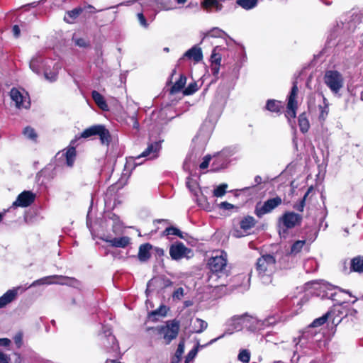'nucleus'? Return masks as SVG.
Listing matches in <instances>:
<instances>
[{
    "label": "nucleus",
    "instance_id": "nucleus-1",
    "mask_svg": "<svg viewBox=\"0 0 363 363\" xmlns=\"http://www.w3.org/2000/svg\"><path fill=\"white\" fill-rule=\"evenodd\" d=\"M227 254L225 252H220L219 255L212 257L208 261V267L210 269V274L208 277L209 285L211 287H219L224 286L223 281L220 279H225L228 274L227 270Z\"/></svg>",
    "mask_w": 363,
    "mask_h": 363
},
{
    "label": "nucleus",
    "instance_id": "nucleus-2",
    "mask_svg": "<svg viewBox=\"0 0 363 363\" xmlns=\"http://www.w3.org/2000/svg\"><path fill=\"white\" fill-rule=\"evenodd\" d=\"M275 269L276 259L273 255L266 254L257 259L256 270L263 284H268L272 282V277Z\"/></svg>",
    "mask_w": 363,
    "mask_h": 363
},
{
    "label": "nucleus",
    "instance_id": "nucleus-3",
    "mask_svg": "<svg viewBox=\"0 0 363 363\" xmlns=\"http://www.w3.org/2000/svg\"><path fill=\"white\" fill-rule=\"evenodd\" d=\"M148 332H152L154 335H162L166 344H169L171 341L175 339L179 330V322L174 320L167 322L165 325L156 328H148Z\"/></svg>",
    "mask_w": 363,
    "mask_h": 363
},
{
    "label": "nucleus",
    "instance_id": "nucleus-4",
    "mask_svg": "<svg viewBox=\"0 0 363 363\" xmlns=\"http://www.w3.org/2000/svg\"><path fill=\"white\" fill-rule=\"evenodd\" d=\"M324 82L333 93L337 94L344 86V78L339 72L328 70L325 72Z\"/></svg>",
    "mask_w": 363,
    "mask_h": 363
},
{
    "label": "nucleus",
    "instance_id": "nucleus-5",
    "mask_svg": "<svg viewBox=\"0 0 363 363\" xmlns=\"http://www.w3.org/2000/svg\"><path fill=\"white\" fill-rule=\"evenodd\" d=\"M245 315V328L250 330H260L273 325L277 322V318L274 316H270L264 320H259L255 317Z\"/></svg>",
    "mask_w": 363,
    "mask_h": 363
},
{
    "label": "nucleus",
    "instance_id": "nucleus-6",
    "mask_svg": "<svg viewBox=\"0 0 363 363\" xmlns=\"http://www.w3.org/2000/svg\"><path fill=\"white\" fill-rule=\"evenodd\" d=\"M76 280L73 278H70L68 277H65L62 275H52L43 277L38 280L34 281L30 285V287L36 286L38 285H43V284H61V285H71Z\"/></svg>",
    "mask_w": 363,
    "mask_h": 363
},
{
    "label": "nucleus",
    "instance_id": "nucleus-7",
    "mask_svg": "<svg viewBox=\"0 0 363 363\" xmlns=\"http://www.w3.org/2000/svg\"><path fill=\"white\" fill-rule=\"evenodd\" d=\"M10 97L12 101L15 102V105L17 108H30V96L29 94L24 90L20 91L16 88H12L10 91Z\"/></svg>",
    "mask_w": 363,
    "mask_h": 363
},
{
    "label": "nucleus",
    "instance_id": "nucleus-8",
    "mask_svg": "<svg viewBox=\"0 0 363 363\" xmlns=\"http://www.w3.org/2000/svg\"><path fill=\"white\" fill-rule=\"evenodd\" d=\"M282 199L279 196L267 199L262 205L257 203L255 206V213L262 218L264 215L271 213L274 209L281 205Z\"/></svg>",
    "mask_w": 363,
    "mask_h": 363
},
{
    "label": "nucleus",
    "instance_id": "nucleus-9",
    "mask_svg": "<svg viewBox=\"0 0 363 363\" xmlns=\"http://www.w3.org/2000/svg\"><path fill=\"white\" fill-rule=\"evenodd\" d=\"M245 315H234L230 319H228L226 322V330L223 335L220 336L219 337L211 340V342H214L216 340L223 337L225 334H233L235 331L241 330L244 327H245Z\"/></svg>",
    "mask_w": 363,
    "mask_h": 363
},
{
    "label": "nucleus",
    "instance_id": "nucleus-10",
    "mask_svg": "<svg viewBox=\"0 0 363 363\" xmlns=\"http://www.w3.org/2000/svg\"><path fill=\"white\" fill-rule=\"evenodd\" d=\"M314 289L317 291V296H320L322 298H331L334 299L335 295V290L336 288L330 284L329 283L320 281V282L313 281L311 283Z\"/></svg>",
    "mask_w": 363,
    "mask_h": 363
},
{
    "label": "nucleus",
    "instance_id": "nucleus-11",
    "mask_svg": "<svg viewBox=\"0 0 363 363\" xmlns=\"http://www.w3.org/2000/svg\"><path fill=\"white\" fill-rule=\"evenodd\" d=\"M233 150L230 149H223L220 152L214 156L212 163L213 169L219 171L227 167L230 162V157L233 155Z\"/></svg>",
    "mask_w": 363,
    "mask_h": 363
},
{
    "label": "nucleus",
    "instance_id": "nucleus-12",
    "mask_svg": "<svg viewBox=\"0 0 363 363\" xmlns=\"http://www.w3.org/2000/svg\"><path fill=\"white\" fill-rule=\"evenodd\" d=\"M302 220V216L294 212H286L281 217L279 218V228L281 225L285 228L284 232L286 229L294 228L296 225H299Z\"/></svg>",
    "mask_w": 363,
    "mask_h": 363
},
{
    "label": "nucleus",
    "instance_id": "nucleus-13",
    "mask_svg": "<svg viewBox=\"0 0 363 363\" xmlns=\"http://www.w3.org/2000/svg\"><path fill=\"white\" fill-rule=\"evenodd\" d=\"M298 89L297 84L296 82H294L289 96L287 109L286 112V117L289 119V121L291 119H294L296 117V111L297 108V102L296 101V98L298 94Z\"/></svg>",
    "mask_w": 363,
    "mask_h": 363
},
{
    "label": "nucleus",
    "instance_id": "nucleus-14",
    "mask_svg": "<svg viewBox=\"0 0 363 363\" xmlns=\"http://www.w3.org/2000/svg\"><path fill=\"white\" fill-rule=\"evenodd\" d=\"M191 250L186 247L182 242H177L169 247V255L172 259L179 260L184 257H188Z\"/></svg>",
    "mask_w": 363,
    "mask_h": 363
},
{
    "label": "nucleus",
    "instance_id": "nucleus-15",
    "mask_svg": "<svg viewBox=\"0 0 363 363\" xmlns=\"http://www.w3.org/2000/svg\"><path fill=\"white\" fill-rule=\"evenodd\" d=\"M161 143L160 141L150 143L147 148L138 156L135 157V160L140 158H146L147 160H153L159 156V152L161 150Z\"/></svg>",
    "mask_w": 363,
    "mask_h": 363
},
{
    "label": "nucleus",
    "instance_id": "nucleus-16",
    "mask_svg": "<svg viewBox=\"0 0 363 363\" xmlns=\"http://www.w3.org/2000/svg\"><path fill=\"white\" fill-rule=\"evenodd\" d=\"M35 198V194L30 191H24L21 193L16 200L13 203V207H27L31 205Z\"/></svg>",
    "mask_w": 363,
    "mask_h": 363
},
{
    "label": "nucleus",
    "instance_id": "nucleus-17",
    "mask_svg": "<svg viewBox=\"0 0 363 363\" xmlns=\"http://www.w3.org/2000/svg\"><path fill=\"white\" fill-rule=\"evenodd\" d=\"M101 239L106 242H108L111 247H113L125 248L130 244V238L127 236L114 238H111L109 236H106L102 238Z\"/></svg>",
    "mask_w": 363,
    "mask_h": 363
},
{
    "label": "nucleus",
    "instance_id": "nucleus-18",
    "mask_svg": "<svg viewBox=\"0 0 363 363\" xmlns=\"http://www.w3.org/2000/svg\"><path fill=\"white\" fill-rule=\"evenodd\" d=\"M141 4L144 8L150 7L155 12L161 10L168 11L172 9L162 0H143Z\"/></svg>",
    "mask_w": 363,
    "mask_h": 363
},
{
    "label": "nucleus",
    "instance_id": "nucleus-19",
    "mask_svg": "<svg viewBox=\"0 0 363 363\" xmlns=\"http://www.w3.org/2000/svg\"><path fill=\"white\" fill-rule=\"evenodd\" d=\"M29 66L30 69L37 74H40L42 71L44 72V70L46 69L43 58L39 55H36L32 57Z\"/></svg>",
    "mask_w": 363,
    "mask_h": 363
},
{
    "label": "nucleus",
    "instance_id": "nucleus-20",
    "mask_svg": "<svg viewBox=\"0 0 363 363\" xmlns=\"http://www.w3.org/2000/svg\"><path fill=\"white\" fill-rule=\"evenodd\" d=\"M201 6L208 12L212 11L213 9L216 11H220L223 8L222 4L218 0H203Z\"/></svg>",
    "mask_w": 363,
    "mask_h": 363
},
{
    "label": "nucleus",
    "instance_id": "nucleus-21",
    "mask_svg": "<svg viewBox=\"0 0 363 363\" xmlns=\"http://www.w3.org/2000/svg\"><path fill=\"white\" fill-rule=\"evenodd\" d=\"M84 11L82 7H77L71 11L66 12V15L64 17L65 21L68 23H74L75 20Z\"/></svg>",
    "mask_w": 363,
    "mask_h": 363
},
{
    "label": "nucleus",
    "instance_id": "nucleus-22",
    "mask_svg": "<svg viewBox=\"0 0 363 363\" xmlns=\"http://www.w3.org/2000/svg\"><path fill=\"white\" fill-rule=\"evenodd\" d=\"M184 56L189 59H193L196 62L201 61L203 58L201 49L196 46H194L188 50L184 53Z\"/></svg>",
    "mask_w": 363,
    "mask_h": 363
},
{
    "label": "nucleus",
    "instance_id": "nucleus-23",
    "mask_svg": "<svg viewBox=\"0 0 363 363\" xmlns=\"http://www.w3.org/2000/svg\"><path fill=\"white\" fill-rule=\"evenodd\" d=\"M17 292L15 289L7 291L3 296L0 297V308H4L7 304L15 299Z\"/></svg>",
    "mask_w": 363,
    "mask_h": 363
},
{
    "label": "nucleus",
    "instance_id": "nucleus-24",
    "mask_svg": "<svg viewBox=\"0 0 363 363\" xmlns=\"http://www.w3.org/2000/svg\"><path fill=\"white\" fill-rule=\"evenodd\" d=\"M350 270L354 272L363 273V256H357L351 259Z\"/></svg>",
    "mask_w": 363,
    "mask_h": 363
},
{
    "label": "nucleus",
    "instance_id": "nucleus-25",
    "mask_svg": "<svg viewBox=\"0 0 363 363\" xmlns=\"http://www.w3.org/2000/svg\"><path fill=\"white\" fill-rule=\"evenodd\" d=\"M151 248V245L148 243L143 244L140 246L138 255L140 261L145 262L150 257V250Z\"/></svg>",
    "mask_w": 363,
    "mask_h": 363
},
{
    "label": "nucleus",
    "instance_id": "nucleus-26",
    "mask_svg": "<svg viewBox=\"0 0 363 363\" xmlns=\"http://www.w3.org/2000/svg\"><path fill=\"white\" fill-rule=\"evenodd\" d=\"M91 96L96 104V105L102 110L107 111L108 105L104 98V96L97 91H93L91 92Z\"/></svg>",
    "mask_w": 363,
    "mask_h": 363
},
{
    "label": "nucleus",
    "instance_id": "nucleus-27",
    "mask_svg": "<svg viewBox=\"0 0 363 363\" xmlns=\"http://www.w3.org/2000/svg\"><path fill=\"white\" fill-rule=\"evenodd\" d=\"M98 132L97 135L99 136L101 143L108 145L111 141V135L109 131L104 125H99V130Z\"/></svg>",
    "mask_w": 363,
    "mask_h": 363
},
{
    "label": "nucleus",
    "instance_id": "nucleus-28",
    "mask_svg": "<svg viewBox=\"0 0 363 363\" xmlns=\"http://www.w3.org/2000/svg\"><path fill=\"white\" fill-rule=\"evenodd\" d=\"M109 219H111L113 221L112 224V230L116 234H121L122 233L123 230V224L121 221L120 220V218L116 214H111V216H109Z\"/></svg>",
    "mask_w": 363,
    "mask_h": 363
},
{
    "label": "nucleus",
    "instance_id": "nucleus-29",
    "mask_svg": "<svg viewBox=\"0 0 363 363\" xmlns=\"http://www.w3.org/2000/svg\"><path fill=\"white\" fill-rule=\"evenodd\" d=\"M256 223L255 219L250 216L244 217L240 222L242 230L247 231L255 226Z\"/></svg>",
    "mask_w": 363,
    "mask_h": 363
},
{
    "label": "nucleus",
    "instance_id": "nucleus-30",
    "mask_svg": "<svg viewBox=\"0 0 363 363\" xmlns=\"http://www.w3.org/2000/svg\"><path fill=\"white\" fill-rule=\"evenodd\" d=\"M63 155L65 156L66 164L68 167H72L75 157H76V150L74 147H69Z\"/></svg>",
    "mask_w": 363,
    "mask_h": 363
},
{
    "label": "nucleus",
    "instance_id": "nucleus-31",
    "mask_svg": "<svg viewBox=\"0 0 363 363\" xmlns=\"http://www.w3.org/2000/svg\"><path fill=\"white\" fill-rule=\"evenodd\" d=\"M319 109V119L324 121L327 118L329 113V104L328 100L323 97V103L322 105L318 106Z\"/></svg>",
    "mask_w": 363,
    "mask_h": 363
},
{
    "label": "nucleus",
    "instance_id": "nucleus-32",
    "mask_svg": "<svg viewBox=\"0 0 363 363\" xmlns=\"http://www.w3.org/2000/svg\"><path fill=\"white\" fill-rule=\"evenodd\" d=\"M186 78L184 75H181L179 79L173 84L170 89L171 94H175L180 91L185 86Z\"/></svg>",
    "mask_w": 363,
    "mask_h": 363
},
{
    "label": "nucleus",
    "instance_id": "nucleus-33",
    "mask_svg": "<svg viewBox=\"0 0 363 363\" xmlns=\"http://www.w3.org/2000/svg\"><path fill=\"white\" fill-rule=\"evenodd\" d=\"M298 125L300 127V130L302 133L308 132L310 124L309 121L305 113H302L298 117Z\"/></svg>",
    "mask_w": 363,
    "mask_h": 363
},
{
    "label": "nucleus",
    "instance_id": "nucleus-34",
    "mask_svg": "<svg viewBox=\"0 0 363 363\" xmlns=\"http://www.w3.org/2000/svg\"><path fill=\"white\" fill-rule=\"evenodd\" d=\"M257 0H237L238 5L245 10H250L255 8L257 5Z\"/></svg>",
    "mask_w": 363,
    "mask_h": 363
},
{
    "label": "nucleus",
    "instance_id": "nucleus-35",
    "mask_svg": "<svg viewBox=\"0 0 363 363\" xmlns=\"http://www.w3.org/2000/svg\"><path fill=\"white\" fill-rule=\"evenodd\" d=\"M99 130V125H96L91 126L86 129H85L81 134V137L84 138H87L93 135H97Z\"/></svg>",
    "mask_w": 363,
    "mask_h": 363
},
{
    "label": "nucleus",
    "instance_id": "nucleus-36",
    "mask_svg": "<svg viewBox=\"0 0 363 363\" xmlns=\"http://www.w3.org/2000/svg\"><path fill=\"white\" fill-rule=\"evenodd\" d=\"M281 102L276 100H268L266 104V108L272 112H279L281 109Z\"/></svg>",
    "mask_w": 363,
    "mask_h": 363
},
{
    "label": "nucleus",
    "instance_id": "nucleus-37",
    "mask_svg": "<svg viewBox=\"0 0 363 363\" xmlns=\"http://www.w3.org/2000/svg\"><path fill=\"white\" fill-rule=\"evenodd\" d=\"M208 323L200 318H196L194 322L195 333H200L206 329Z\"/></svg>",
    "mask_w": 363,
    "mask_h": 363
},
{
    "label": "nucleus",
    "instance_id": "nucleus-38",
    "mask_svg": "<svg viewBox=\"0 0 363 363\" xmlns=\"http://www.w3.org/2000/svg\"><path fill=\"white\" fill-rule=\"evenodd\" d=\"M23 133L24 136L30 140H35L37 138V134L35 130L31 127H26L24 128Z\"/></svg>",
    "mask_w": 363,
    "mask_h": 363
},
{
    "label": "nucleus",
    "instance_id": "nucleus-39",
    "mask_svg": "<svg viewBox=\"0 0 363 363\" xmlns=\"http://www.w3.org/2000/svg\"><path fill=\"white\" fill-rule=\"evenodd\" d=\"M238 358L243 363H248L250 359V352L247 350H242L240 351Z\"/></svg>",
    "mask_w": 363,
    "mask_h": 363
},
{
    "label": "nucleus",
    "instance_id": "nucleus-40",
    "mask_svg": "<svg viewBox=\"0 0 363 363\" xmlns=\"http://www.w3.org/2000/svg\"><path fill=\"white\" fill-rule=\"evenodd\" d=\"M306 240H298L295 242L291 246V253L294 255L298 253L304 246Z\"/></svg>",
    "mask_w": 363,
    "mask_h": 363
},
{
    "label": "nucleus",
    "instance_id": "nucleus-41",
    "mask_svg": "<svg viewBox=\"0 0 363 363\" xmlns=\"http://www.w3.org/2000/svg\"><path fill=\"white\" fill-rule=\"evenodd\" d=\"M228 185L226 184L219 185L213 190V196L216 197L223 196L225 194Z\"/></svg>",
    "mask_w": 363,
    "mask_h": 363
},
{
    "label": "nucleus",
    "instance_id": "nucleus-42",
    "mask_svg": "<svg viewBox=\"0 0 363 363\" xmlns=\"http://www.w3.org/2000/svg\"><path fill=\"white\" fill-rule=\"evenodd\" d=\"M163 235H177L179 238H183L181 231L174 227H169L167 228L162 233Z\"/></svg>",
    "mask_w": 363,
    "mask_h": 363
},
{
    "label": "nucleus",
    "instance_id": "nucleus-43",
    "mask_svg": "<svg viewBox=\"0 0 363 363\" xmlns=\"http://www.w3.org/2000/svg\"><path fill=\"white\" fill-rule=\"evenodd\" d=\"M198 90V85L196 82L190 83L183 91L184 95H191Z\"/></svg>",
    "mask_w": 363,
    "mask_h": 363
},
{
    "label": "nucleus",
    "instance_id": "nucleus-44",
    "mask_svg": "<svg viewBox=\"0 0 363 363\" xmlns=\"http://www.w3.org/2000/svg\"><path fill=\"white\" fill-rule=\"evenodd\" d=\"M186 186L189 188V189L195 195H198V192L199 191V189L198 188V184L196 182L189 179L186 182Z\"/></svg>",
    "mask_w": 363,
    "mask_h": 363
},
{
    "label": "nucleus",
    "instance_id": "nucleus-45",
    "mask_svg": "<svg viewBox=\"0 0 363 363\" xmlns=\"http://www.w3.org/2000/svg\"><path fill=\"white\" fill-rule=\"evenodd\" d=\"M224 33H225L222 30L219 29L218 28H213L208 33L206 34L204 38L208 37V36L222 37Z\"/></svg>",
    "mask_w": 363,
    "mask_h": 363
},
{
    "label": "nucleus",
    "instance_id": "nucleus-46",
    "mask_svg": "<svg viewBox=\"0 0 363 363\" xmlns=\"http://www.w3.org/2000/svg\"><path fill=\"white\" fill-rule=\"evenodd\" d=\"M184 352V343L183 342H179L178 347L175 352V357L177 361L179 362Z\"/></svg>",
    "mask_w": 363,
    "mask_h": 363
},
{
    "label": "nucleus",
    "instance_id": "nucleus-47",
    "mask_svg": "<svg viewBox=\"0 0 363 363\" xmlns=\"http://www.w3.org/2000/svg\"><path fill=\"white\" fill-rule=\"evenodd\" d=\"M309 194V191H307L303 199L300 201V202L294 206V208H296L297 211L302 212L304 209L305 204H306V199Z\"/></svg>",
    "mask_w": 363,
    "mask_h": 363
},
{
    "label": "nucleus",
    "instance_id": "nucleus-48",
    "mask_svg": "<svg viewBox=\"0 0 363 363\" xmlns=\"http://www.w3.org/2000/svg\"><path fill=\"white\" fill-rule=\"evenodd\" d=\"M217 48L213 49V51L211 56V64H220L221 56L220 54L216 53Z\"/></svg>",
    "mask_w": 363,
    "mask_h": 363
},
{
    "label": "nucleus",
    "instance_id": "nucleus-49",
    "mask_svg": "<svg viewBox=\"0 0 363 363\" xmlns=\"http://www.w3.org/2000/svg\"><path fill=\"white\" fill-rule=\"evenodd\" d=\"M73 40H74L75 45L79 47L85 48V47L88 46V43L84 38H77V37L74 36Z\"/></svg>",
    "mask_w": 363,
    "mask_h": 363
},
{
    "label": "nucleus",
    "instance_id": "nucleus-50",
    "mask_svg": "<svg viewBox=\"0 0 363 363\" xmlns=\"http://www.w3.org/2000/svg\"><path fill=\"white\" fill-rule=\"evenodd\" d=\"M44 76L47 80L50 82H55L57 79V74L56 72H48L47 69H45Z\"/></svg>",
    "mask_w": 363,
    "mask_h": 363
},
{
    "label": "nucleus",
    "instance_id": "nucleus-51",
    "mask_svg": "<svg viewBox=\"0 0 363 363\" xmlns=\"http://www.w3.org/2000/svg\"><path fill=\"white\" fill-rule=\"evenodd\" d=\"M327 319H328V313H326L325 315H323L322 317H320L319 318L315 319L313 322L312 325L313 327L320 326V325L324 324L326 322Z\"/></svg>",
    "mask_w": 363,
    "mask_h": 363
},
{
    "label": "nucleus",
    "instance_id": "nucleus-52",
    "mask_svg": "<svg viewBox=\"0 0 363 363\" xmlns=\"http://www.w3.org/2000/svg\"><path fill=\"white\" fill-rule=\"evenodd\" d=\"M184 289L182 287H179L174 291L172 297L174 299L181 300L182 298V297L184 296Z\"/></svg>",
    "mask_w": 363,
    "mask_h": 363
},
{
    "label": "nucleus",
    "instance_id": "nucleus-53",
    "mask_svg": "<svg viewBox=\"0 0 363 363\" xmlns=\"http://www.w3.org/2000/svg\"><path fill=\"white\" fill-rule=\"evenodd\" d=\"M137 18L141 26L145 28L148 27L147 21L143 13H138Z\"/></svg>",
    "mask_w": 363,
    "mask_h": 363
},
{
    "label": "nucleus",
    "instance_id": "nucleus-54",
    "mask_svg": "<svg viewBox=\"0 0 363 363\" xmlns=\"http://www.w3.org/2000/svg\"><path fill=\"white\" fill-rule=\"evenodd\" d=\"M197 354V349L194 348L191 350H190L186 357L185 359V363H189L196 355Z\"/></svg>",
    "mask_w": 363,
    "mask_h": 363
},
{
    "label": "nucleus",
    "instance_id": "nucleus-55",
    "mask_svg": "<svg viewBox=\"0 0 363 363\" xmlns=\"http://www.w3.org/2000/svg\"><path fill=\"white\" fill-rule=\"evenodd\" d=\"M211 159V156L206 155L203 158V161L200 164V166H199L200 168L202 169L207 168L209 164Z\"/></svg>",
    "mask_w": 363,
    "mask_h": 363
},
{
    "label": "nucleus",
    "instance_id": "nucleus-56",
    "mask_svg": "<svg viewBox=\"0 0 363 363\" xmlns=\"http://www.w3.org/2000/svg\"><path fill=\"white\" fill-rule=\"evenodd\" d=\"M167 313V309L165 306H161L160 308L155 310L153 312V314L155 315H160L162 316H164Z\"/></svg>",
    "mask_w": 363,
    "mask_h": 363
},
{
    "label": "nucleus",
    "instance_id": "nucleus-57",
    "mask_svg": "<svg viewBox=\"0 0 363 363\" xmlns=\"http://www.w3.org/2000/svg\"><path fill=\"white\" fill-rule=\"evenodd\" d=\"M220 64H211V69L212 74L216 76L218 74Z\"/></svg>",
    "mask_w": 363,
    "mask_h": 363
},
{
    "label": "nucleus",
    "instance_id": "nucleus-58",
    "mask_svg": "<svg viewBox=\"0 0 363 363\" xmlns=\"http://www.w3.org/2000/svg\"><path fill=\"white\" fill-rule=\"evenodd\" d=\"M219 207L223 209L230 210L233 208V205L227 201H223L219 204Z\"/></svg>",
    "mask_w": 363,
    "mask_h": 363
},
{
    "label": "nucleus",
    "instance_id": "nucleus-59",
    "mask_svg": "<svg viewBox=\"0 0 363 363\" xmlns=\"http://www.w3.org/2000/svg\"><path fill=\"white\" fill-rule=\"evenodd\" d=\"M10 358L3 352H0V363H9Z\"/></svg>",
    "mask_w": 363,
    "mask_h": 363
},
{
    "label": "nucleus",
    "instance_id": "nucleus-60",
    "mask_svg": "<svg viewBox=\"0 0 363 363\" xmlns=\"http://www.w3.org/2000/svg\"><path fill=\"white\" fill-rule=\"evenodd\" d=\"M11 343V340L8 338H0V346L6 347Z\"/></svg>",
    "mask_w": 363,
    "mask_h": 363
},
{
    "label": "nucleus",
    "instance_id": "nucleus-61",
    "mask_svg": "<svg viewBox=\"0 0 363 363\" xmlns=\"http://www.w3.org/2000/svg\"><path fill=\"white\" fill-rule=\"evenodd\" d=\"M231 234L235 238H241L244 236L241 231L238 229H234L232 230Z\"/></svg>",
    "mask_w": 363,
    "mask_h": 363
},
{
    "label": "nucleus",
    "instance_id": "nucleus-62",
    "mask_svg": "<svg viewBox=\"0 0 363 363\" xmlns=\"http://www.w3.org/2000/svg\"><path fill=\"white\" fill-rule=\"evenodd\" d=\"M15 343L17 345L18 347H20L22 344V336L21 335H16L14 337Z\"/></svg>",
    "mask_w": 363,
    "mask_h": 363
},
{
    "label": "nucleus",
    "instance_id": "nucleus-63",
    "mask_svg": "<svg viewBox=\"0 0 363 363\" xmlns=\"http://www.w3.org/2000/svg\"><path fill=\"white\" fill-rule=\"evenodd\" d=\"M12 30H13V35L15 37L17 38L19 36L20 28H19L18 26H17V25L13 26Z\"/></svg>",
    "mask_w": 363,
    "mask_h": 363
},
{
    "label": "nucleus",
    "instance_id": "nucleus-64",
    "mask_svg": "<svg viewBox=\"0 0 363 363\" xmlns=\"http://www.w3.org/2000/svg\"><path fill=\"white\" fill-rule=\"evenodd\" d=\"M82 8L84 9V10L86 9H89L90 10L89 11L90 13H95V12H96L95 8L94 6H92L91 5H88L87 6H84V7H82Z\"/></svg>",
    "mask_w": 363,
    "mask_h": 363
}]
</instances>
